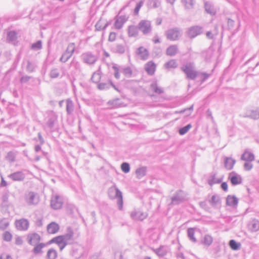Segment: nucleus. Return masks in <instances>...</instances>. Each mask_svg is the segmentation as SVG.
I'll return each mask as SVG.
<instances>
[{
  "instance_id": "23",
  "label": "nucleus",
  "mask_w": 259,
  "mask_h": 259,
  "mask_svg": "<svg viewBox=\"0 0 259 259\" xmlns=\"http://www.w3.org/2000/svg\"><path fill=\"white\" fill-rule=\"evenodd\" d=\"M139 28L138 26L134 25H130L127 28V34L130 37H136L139 34Z\"/></svg>"
},
{
  "instance_id": "3",
  "label": "nucleus",
  "mask_w": 259,
  "mask_h": 259,
  "mask_svg": "<svg viewBox=\"0 0 259 259\" xmlns=\"http://www.w3.org/2000/svg\"><path fill=\"white\" fill-rule=\"evenodd\" d=\"M112 69L114 71V76L116 79L120 78L119 72H122L125 75L130 76L132 74V70L129 67L122 68L118 66L117 64H114L112 66Z\"/></svg>"
},
{
  "instance_id": "34",
  "label": "nucleus",
  "mask_w": 259,
  "mask_h": 259,
  "mask_svg": "<svg viewBox=\"0 0 259 259\" xmlns=\"http://www.w3.org/2000/svg\"><path fill=\"white\" fill-rule=\"evenodd\" d=\"M34 246L32 252L35 254H38L42 253V249L46 246V244L44 243H39Z\"/></svg>"
},
{
  "instance_id": "33",
  "label": "nucleus",
  "mask_w": 259,
  "mask_h": 259,
  "mask_svg": "<svg viewBox=\"0 0 259 259\" xmlns=\"http://www.w3.org/2000/svg\"><path fill=\"white\" fill-rule=\"evenodd\" d=\"M178 48L177 45H171L166 49V54L167 56H174L178 52Z\"/></svg>"
},
{
  "instance_id": "31",
  "label": "nucleus",
  "mask_w": 259,
  "mask_h": 259,
  "mask_svg": "<svg viewBox=\"0 0 259 259\" xmlns=\"http://www.w3.org/2000/svg\"><path fill=\"white\" fill-rule=\"evenodd\" d=\"M247 117H250L253 119H257L259 118V108L255 109L250 110L247 112Z\"/></svg>"
},
{
  "instance_id": "53",
  "label": "nucleus",
  "mask_w": 259,
  "mask_h": 259,
  "mask_svg": "<svg viewBox=\"0 0 259 259\" xmlns=\"http://www.w3.org/2000/svg\"><path fill=\"white\" fill-rule=\"evenodd\" d=\"M191 127V124H188L186 126L180 128L179 130V133L181 135H184L186 134Z\"/></svg>"
},
{
  "instance_id": "32",
  "label": "nucleus",
  "mask_w": 259,
  "mask_h": 259,
  "mask_svg": "<svg viewBox=\"0 0 259 259\" xmlns=\"http://www.w3.org/2000/svg\"><path fill=\"white\" fill-rule=\"evenodd\" d=\"M73 231L71 228H68L67 230V233L62 235L63 238V240L65 242H67L68 243V241L72 240L73 236Z\"/></svg>"
},
{
  "instance_id": "9",
  "label": "nucleus",
  "mask_w": 259,
  "mask_h": 259,
  "mask_svg": "<svg viewBox=\"0 0 259 259\" xmlns=\"http://www.w3.org/2000/svg\"><path fill=\"white\" fill-rule=\"evenodd\" d=\"M128 17L125 15L116 16L114 18L115 22L114 26L116 29H120L124 24L127 21Z\"/></svg>"
},
{
  "instance_id": "63",
  "label": "nucleus",
  "mask_w": 259,
  "mask_h": 259,
  "mask_svg": "<svg viewBox=\"0 0 259 259\" xmlns=\"http://www.w3.org/2000/svg\"><path fill=\"white\" fill-rule=\"evenodd\" d=\"M252 166H253L252 164L249 161H246L244 164V168L245 170H247V171L251 170V168H252Z\"/></svg>"
},
{
  "instance_id": "26",
  "label": "nucleus",
  "mask_w": 259,
  "mask_h": 259,
  "mask_svg": "<svg viewBox=\"0 0 259 259\" xmlns=\"http://www.w3.org/2000/svg\"><path fill=\"white\" fill-rule=\"evenodd\" d=\"M57 117L55 114L52 112L49 115L48 120L46 123L47 125L50 129L52 128L55 124V121L57 120Z\"/></svg>"
},
{
  "instance_id": "51",
  "label": "nucleus",
  "mask_w": 259,
  "mask_h": 259,
  "mask_svg": "<svg viewBox=\"0 0 259 259\" xmlns=\"http://www.w3.org/2000/svg\"><path fill=\"white\" fill-rule=\"evenodd\" d=\"M108 24L106 23L104 26H102V22L101 20L98 21L96 24L95 25L96 30L98 31H100L101 30H104L108 26Z\"/></svg>"
},
{
  "instance_id": "16",
  "label": "nucleus",
  "mask_w": 259,
  "mask_h": 259,
  "mask_svg": "<svg viewBox=\"0 0 259 259\" xmlns=\"http://www.w3.org/2000/svg\"><path fill=\"white\" fill-rule=\"evenodd\" d=\"M207 201L210 205L213 208L219 207L221 204L220 197L217 194L212 195Z\"/></svg>"
},
{
  "instance_id": "30",
  "label": "nucleus",
  "mask_w": 259,
  "mask_h": 259,
  "mask_svg": "<svg viewBox=\"0 0 259 259\" xmlns=\"http://www.w3.org/2000/svg\"><path fill=\"white\" fill-rule=\"evenodd\" d=\"M111 50L114 53L122 54L125 52V47L121 44H114L111 47Z\"/></svg>"
},
{
  "instance_id": "7",
  "label": "nucleus",
  "mask_w": 259,
  "mask_h": 259,
  "mask_svg": "<svg viewBox=\"0 0 259 259\" xmlns=\"http://www.w3.org/2000/svg\"><path fill=\"white\" fill-rule=\"evenodd\" d=\"M166 38L170 40H177L181 36V32L178 28H171L165 32Z\"/></svg>"
},
{
  "instance_id": "54",
  "label": "nucleus",
  "mask_w": 259,
  "mask_h": 259,
  "mask_svg": "<svg viewBox=\"0 0 259 259\" xmlns=\"http://www.w3.org/2000/svg\"><path fill=\"white\" fill-rule=\"evenodd\" d=\"M16 155L12 151H10L7 153L6 159L10 162H13L15 161Z\"/></svg>"
},
{
  "instance_id": "50",
  "label": "nucleus",
  "mask_w": 259,
  "mask_h": 259,
  "mask_svg": "<svg viewBox=\"0 0 259 259\" xmlns=\"http://www.w3.org/2000/svg\"><path fill=\"white\" fill-rule=\"evenodd\" d=\"M193 105H192L189 108H185L180 111H176L175 112V113H184L187 111L188 113H187L186 116H189L191 114L192 111L193 110Z\"/></svg>"
},
{
  "instance_id": "18",
  "label": "nucleus",
  "mask_w": 259,
  "mask_h": 259,
  "mask_svg": "<svg viewBox=\"0 0 259 259\" xmlns=\"http://www.w3.org/2000/svg\"><path fill=\"white\" fill-rule=\"evenodd\" d=\"M151 249L159 257H162L166 255L169 251V248L168 247L164 245H160L159 248L156 249L152 248Z\"/></svg>"
},
{
  "instance_id": "21",
  "label": "nucleus",
  "mask_w": 259,
  "mask_h": 259,
  "mask_svg": "<svg viewBox=\"0 0 259 259\" xmlns=\"http://www.w3.org/2000/svg\"><path fill=\"white\" fill-rule=\"evenodd\" d=\"M8 177L14 181H22L25 177L24 174L20 171L11 174Z\"/></svg>"
},
{
  "instance_id": "45",
  "label": "nucleus",
  "mask_w": 259,
  "mask_h": 259,
  "mask_svg": "<svg viewBox=\"0 0 259 259\" xmlns=\"http://www.w3.org/2000/svg\"><path fill=\"white\" fill-rule=\"evenodd\" d=\"M178 66V64L175 60L172 59L170 61L167 62L164 64V67L165 68L170 69V68H176Z\"/></svg>"
},
{
  "instance_id": "49",
  "label": "nucleus",
  "mask_w": 259,
  "mask_h": 259,
  "mask_svg": "<svg viewBox=\"0 0 259 259\" xmlns=\"http://www.w3.org/2000/svg\"><path fill=\"white\" fill-rule=\"evenodd\" d=\"M49 75L52 78H56L59 76L60 72L57 68H53L51 70Z\"/></svg>"
},
{
  "instance_id": "39",
  "label": "nucleus",
  "mask_w": 259,
  "mask_h": 259,
  "mask_svg": "<svg viewBox=\"0 0 259 259\" xmlns=\"http://www.w3.org/2000/svg\"><path fill=\"white\" fill-rule=\"evenodd\" d=\"M147 171V167L146 166H142L137 169L136 171V174L137 175V177L138 179H141L144 176H145L146 174Z\"/></svg>"
},
{
  "instance_id": "38",
  "label": "nucleus",
  "mask_w": 259,
  "mask_h": 259,
  "mask_svg": "<svg viewBox=\"0 0 259 259\" xmlns=\"http://www.w3.org/2000/svg\"><path fill=\"white\" fill-rule=\"evenodd\" d=\"M74 110V104L73 101L68 99L66 100V112L68 114H71Z\"/></svg>"
},
{
  "instance_id": "52",
  "label": "nucleus",
  "mask_w": 259,
  "mask_h": 259,
  "mask_svg": "<svg viewBox=\"0 0 259 259\" xmlns=\"http://www.w3.org/2000/svg\"><path fill=\"white\" fill-rule=\"evenodd\" d=\"M108 103L109 105L112 106V107L113 108H118L120 107L121 105L120 100L119 99H116L112 101H109Z\"/></svg>"
},
{
  "instance_id": "61",
  "label": "nucleus",
  "mask_w": 259,
  "mask_h": 259,
  "mask_svg": "<svg viewBox=\"0 0 259 259\" xmlns=\"http://www.w3.org/2000/svg\"><path fill=\"white\" fill-rule=\"evenodd\" d=\"M144 2L143 1H140L139 3L137 4V5L134 10V13L135 14H138L139 12L141 9V8L143 5Z\"/></svg>"
},
{
  "instance_id": "64",
  "label": "nucleus",
  "mask_w": 259,
  "mask_h": 259,
  "mask_svg": "<svg viewBox=\"0 0 259 259\" xmlns=\"http://www.w3.org/2000/svg\"><path fill=\"white\" fill-rule=\"evenodd\" d=\"M199 205L201 208L206 210H208L209 209V207H208L206 201L200 202Z\"/></svg>"
},
{
  "instance_id": "56",
  "label": "nucleus",
  "mask_w": 259,
  "mask_h": 259,
  "mask_svg": "<svg viewBox=\"0 0 259 259\" xmlns=\"http://www.w3.org/2000/svg\"><path fill=\"white\" fill-rule=\"evenodd\" d=\"M3 238L4 240L9 242L12 239V235L9 232L6 231L3 234Z\"/></svg>"
},
{
  "instance_id": "47",
  "label": "nucleus",
  "mask_w": 259,
  "mask_h": 259,
  "mask_svg": "<svg viewBox=\"0 0 259 259\" xmlns=\"http://www.w3.org/2000/svg\"><path fill=\"white\" fill-rule=\"evenodd\" d=\"M209 76V74L198 71L197 77L200 79L201 83H202L208 78Z\"/></svg>"
},
{
  "instance_id": "4",
  "label": "nucleus",
  "mask_w": 259,
  "mask_h": 259,
  "mask_svg": "<svg viewBox=\"0 0 259 259\" xmlns=\"http://www.w3.org/2000/svg\"><path fill=\"white\" fill-rule=\"evenodd\" d=\"M81 58L83 62L88 65L94 64L98 60L97 56L90 52L83 53Z\"/></svg>"
},
{
  "instance_id": "37",
  "label": "nucleus",
  "mask_w": 259,
  "mask_h": 259,
  "mask_svg": "<svg viewBox=\"0 0 259 259\" xmlns=\"http://www.w3.org/2000/svg\"><path fill=\"white\" fill-rule=\"evenodd\" d=\"M204 7L205 10L207 13L212 15H213L215 14V10L210 3L207 2H205Z\"/></svg>"
},
{
  "instance_id": "5",
  "label": "nucleus",
  "mask_w": 259,
  "mask_h": 259,
  "mask_svg": "<svg viewBox=\"0 0 259 259\" xmlns=\"http://www.w3.org/2000/svg\"><path fill=\"white\" fill-rule=\"evenodd\" d=\"M25 201L28 205H36L39 201V196L36 193L29 192L25 194Z\"/></svg>"
},
{
  "instance_id": "60",
  "label": "nucleus",
  "mask_w": 259,
  "mask_h": 259,
  "mask_svg": "<svg viewBox=\"0 0 259 259\" xmlns=\"http://www.w3.org/2000/svg\"><path fill=\"white\" fill-rule=\"evenodd\" d=\"M35 69L34 64L31 63L30 61H27V64L26 66L27 71L29 72L34 71Z\"/></svg>"
},
{
  "instance_id": "1",
  "label": "nucleus",
  "mask_w": 259,
  "mask_h": 259,
  "mask_svg": "<svg viewBox=\"0 0 259 259\" xmlns=\"http://www.w3.org/2000/svg\"><path fill=\"white\" fill-rule=\"evenodd\" d=\"M108 196L111 199H117V204L119 210L123 207L122 192L116 186L111 187L108 189Z\"/></svg>"
},
{
  "instance_id": "6",
  "label": "nucleus",
  "mask_w": 259,
  "mask_h": 259,
  "mask_svg": "<svg viewBox=\"0 0 259 259\" xmlns=\"http://www.w3.org/2000/svg\"><path fill=\"white\" fill-rule=\"evenodd\" d=\"M139 30L144 35L150 33L152 30L151 22L148 20H142L138 25Z\"/></svg>"
},
{
  "instance_id": "8",
  "label": "nucleus",
  "mask_w": 259,
  "mask_h": 259,
  "mask_svg": "<svg viewBox=\"0 0 259 259\" xmlns=\"http://www.w3.org/2000/svg\"><path fill=\"white\" fill-rule=\"evenodd\" d=\"M75 49L74 44H70L68 45L65 52H64L60 59V61L65 63L72 56Z\"/></svg>"
},
{
  "instance_id": "25",
  "label": "nucleus",
  "mask_w": 259,
  "mask_h": 259,
  "mask_svg": "<svg viewBox=\"0 0 259 259\" xmlns=\"http://www.w3.org/2000/svg\"><path fill=\"white\" fill-rule=\"evenodd\" d=\"M59 229V225L55 222L51 223L47 226V231L49 234H55L58 232Z\"/></svg>"
},
{
  "instance_id": "20",
  "label": "nucleus",
  "mask_w": 259,
  "mask_h": 259,
  "mask_svg": "<svg viewBox=\"0 0 259 259\" xmlns=\"http://www.w3.org/2000/svg\"><path fill=\"white\" fill-rule=\"evenodd\" d=\"M202 32V28L198 26H195L189 28L188 34L191 38H194Z\"/></svg>"
},
{
  "instance_id": "58",
  "label": "nucleus",
  "mask_w": 259,
  "mask_h": 259,
  "mask_svg": "<svg viewBox=\"0 0 259 259\" xmlns=\"http://www.w3.org/2000/svg\"><path fill=\"white\" fill-rule=\"evenodd\" d=\"M121 170L125 173H127L130 170V166L128 163L124 162L121 165Z\"/></svg>"
},
{
  "instance_id": "29",
  "label": "nucleus",
  "mask_w": 259,
  "mask_h": 259,
  "mask_svg": "<svg viewBox=\"0 0 259 259\" xmlns=\"http://www.w3.org/2000/svg\"><path fill=\"white\" fill-rule=\"evenodd\" d=\"M241 159L246 161L251 162L254 160V155L252 153L246 150L242 154Z\"/></svg>"
},
{
  "instance_id": "40",
  "label": "nucleus",
  "mask_w": 259,
  "mask_h": 259,
  "mask_svg": "<svg viewBox=\"0 0 259 259\" xmlns=\"http://www.w3.org/2000/svg\"><path fill=\"white\" fill-rule=\"evenodd\" d=\"M249 226L252 231H257L259 230V221L257 220H253L250 222Z\"/></svg>"
},
{
  "instance_id": "10",
  "label": "nucleus",
  "mask_w": 259,
  "mask_h": 259,
  "mask_svg": "<svg viewBox=\"0 0 259 259\" xmlns=\"http://www.w3.org/2000/svg\"><path fill=\"white\" fill-rule=\"evenodd\" d=\"M63 205L62 198L59 196L56 195L53 197L51 200V206L54 209H58L62 207Z\"/></svg>"
},
{
  "instance_id": "48",
  "label": "nucleus",
  "mask_w": 259,
  "mask_h": 259,
  "mask_svg": "<svg viewBox=\"0 0 259 259\" xmlns=\"http://www.w3.org/2000/svg\"><path fill=\"white\" fill-rule=\"evenodd\" d=\"M9 226V222L7 219H3L0 220V230H4Z\"/></svg>"
},
{
  "instance_id": "24",
  "label": "nucleus",
  "mask_w": 259,
  "mask_h": 259,
  "mask_svg": "<svg viewBox=\"0 0 259 259\" xmlns=\"http://www.w3.org/2000/svg\"><path fill=\"white\" fill-rule=\"evenodd\" d=\"M156 64L152 61L148 62L145 65V69L149 75L154 74L156 69Z\"/></svg>"
},
{
  "instance_id": "44",
  "label": "nucleus",
  "mask_w": 259,
  "mask_h": 259,
  "mask_svg": "<svg viewBox=\"0 0 259 259\" xmlns=\"http://www.w3.org/2000/svg\"><path fill=\"white\" fill-rule=\"evenodd\" d=\"M150 88L156 94H161L163 93V89L159 87L156 82H153L151 84Z\"/></svg>"
},
{
  "instance_id": "27",
  "label": "nucleus",
  "mask_w": 259,
  "mask_h": 259,
  "mask_svg": "<svg viewBox=\"0 0 259 259\" xmlns=\"http://www.w3.org/2000/svg\"><path fill=\"white\" fill-rule=\"evenodd\" d=\"M18 33L14 30H11L8 32L7 40L8 42L15 43L17 39Z\"/></svg>"
},
{
  "instance_id": "42",
  "label": "nucleus",
  "mask_w": 259,
  "mask_h": 259,
  "mask_svg": "<svg viewBox=\"0 0 259 259\" xmlns=\"http://www.w3.org/2000/svg\"><path fill=\"white\" fill-rule=\"evenodd\" d=\"M161 2L160 0H148L147 2L148 6L151 8H158Z\"/></svg>"
},
{
  "instance_id": "2",
  "label": "nucleus",
  "mask_w": 259,
  "mask_h": 259,
  "mask_svg": "<svg viewBox=\"0 0 259 259\" xmlns=\"http://www.w3.org/2000/svg\"><path fill=\"white\" fill-rule=\"evenodd\" d=\"M181 69L186 74L187 78L195 80L198 76V71L195 70L194 63H187L181 67Z\"/></svg>"
},
{
  "instance_id": "28",
  "label": "nucleus",
  "mask_w": 259,
  "mask_h": 259,
  "mask_svg": "<svg viewBox=\"0 0 259 259\" xmlns=\"http://www.w3.org/2000/svg\"><path fill=\"white\" fill-rule=\"evenodd\" d=\"M236 162V160L230 157H225L224 159V165L227 170H231Z\"/></svg>"
},
{
  "instance_id": "17",
  "label": "nucleus",
  "mask_w": 259,
  "mask_h": 259,
  "mask_svg": "<svg viewBox=\"0 0 259 259\" xmlns=\"http://www.w3.org/2000/svg\"><path fill=\"white\" fill-rule=\"evenodd\" d=\"M147 214L140 210H134L131 213V218L136 221H142L147 217Z\"/></svg>"
},
{
  "instance_id": "59",
  "label": "nucleus",
  "mask_w": 259,
  "mask_h": 259,
  "mask_svg": "<svg viewBox=\"0 0 259 259\" xmlns=\"http://www.w3.org/2000/svg\"><path fill=\"white\" fill-rule=\"evenodd\" d=\"M229 245L230 247L234 250L238 249L240 245L234 240H231L229 242Z\"/></svg>"
},
{
  "instance_id": "62",
  "label": "nucleus",
  "mask_w": 259,
  "mask_h": 259,
  "mask_svg": "<svg viewBox=\"0 0 259 259\" xmlns=\"http://www.w3.org/2000/svg\"><path fill=\"white\" fill-rule=\"evenodd\" d=\"M110 85L109 83H100L98 84V89L100 90H107L109 89Z\"/></svg>"
},
{
  "instance_id": "55",
  "label": "nucleus",
  "mask_w": 259,
  "mask_h": 259,
  "mask_svg": "<svg viewBox=\"0 0 259 259\" xmlns=\"http://www.w3.org/2000/svg\"><path fill=\"white\" fill-rule=\"evenodd\" d=\"M101 74L100 73L98 72H95L92 75V76L91 77V80L95 83H98L100 81L101 79Z\"/></svg>"
},
{
  "instance_id": "41",
  "label": "nucleus",
  "mask_w": 259,
  "mask_h": 259,
  "mask_svg": "<svg viewBox=\"0 0 259 259\" xmlns=\"http://www.w3.org/2000/svg\"><path fill=\"white\" fill-rule=\"evenodd\" d=\"M212 241L213 238L210 235H205L202 240V243L206 246H209L212 244Z\"/></svg>"
},
{
  "instance_id": "13",
  "label": "nucleus",
  "mask_w": 259,
  "mask_h": 259,
  "mask_svg": "<svg viewBox=\"0 0 259 259\" xmlns=\"http://www.w3.org/2000/svg\"><path fill=\"white\" fill-rule=\"evenodd\" d=\"M16 228L20 231H26L28 230L29 223V221L25 219H22L17 220L15 222Z\"/></svg>"
},
{
  "instance_id": "11",
  "label": "nucleus",
  "mask_w": 259,
  "mask_h": 259,
  "mask_svg": "<svg viewBox=\"0 0 259 259\" xmlns=\"http://www.w3.org/2000/svg\"><path fill=\"white\" fill-rule=\"evenodd\" d=\"M41 237L39 234L36 233H30L27 236V240L28 243L32 245H35L39 243L40 241Z\"/></svg>"
},
{
  "instance_id": "12",
  "label": "nucleus",
  "mask_w": 259,
  "mask_h": 259,
  "mask_svg": "<svg viewBox=\"0 0 259 259\" xmlns=\"http://www.w3.org/2000/svg\"><path fill=\"white\" fill-rule=\"evenodd\" d=\"M228 179L234 186L241 184L242 181L241 177L235 171H232L229 174Z\"/></svg>"
},
{
  "instance_id": "46",
  "label": "nucleus",
  "mask_w": 259,
  "mask_h": 259,
  "mask_svg": "<svg viewBox=\"0 0 259 259\" xmlns=\"http://www.w3.org/2000/svg\"><path fill=\"white\" fill-rule=\"evenodd\" d=\"M57 256V252L54 249H50L48 251L47 257L48 259H55Z\"/></svg>"
},
{
  "instance_id": "36",
  "label": "nucleus",
  "mask_w": 259,
  "mask_h": 259,
  "mask_svg": "<svg viewBox=\"0 0 259 259\" xmlns=\"http://www.w3.org/2000/svg\"><path fill=\"white\" fill-rule=\"evenodd\" d=\"M181 2L186 9H193L194 6L195 1L181 0Z\"/></svg>"
},
{
  "instance_id": "14",
  "label": "nucleus",
  "mask_w": 259,
  "mask_h": 259,
  "mask_svg": "<svg viewBox=\"0 0 259 259\" xmlns=\"http://www.w3.org/2000/svg\"><path fill=\"white\" fill-rule=\"evenodd\" d=\"M136 54L143 60H147L149 56V51L143 47L138 48L136 51Z\"/></svg>"
},
{
  "instance_id": "22",
  "label": "nucleus",
  "mask_w": 259,
  "mask_h": 259,
  "mask_svg": "<svg viewBox=\"0 0 259 259\" xmlns=\"http://www.w3.org/2000/svg\"><path fill=\"white\" fill-rule=\"evenodd\" d=\"M185 198L182 191L177 193L172 198L171 203L173 205H177L183 202Z\"/></svg>"
},
{
  "instance_id": "19",
  "label": "nucleus",
  "mask_w": 259,
  "mask_h": 259,
  "mask_svg": "<svg viewBox=\"0 0 259 259\" xmlns=\"http://www.w3.org/2000/svg\"><path fill=\"white\" fill-rule=\"evenodd\" d=\"M238 204V199L235 195H229L226 198V204L233 208H236Z\"/></svg>"
},
{
  "instance_id": "35",
  "label": "nucleus",
  "mask_w": 259,
  "mask_h": 259,
  "mask_svg": "<svg viewBox=\"0 0 259 259\" xmlns=\"http://www.w3.org/2000/svg\"><path fill=\"white\" fill-rule=\"evenodd\" d=\"M222 178H217L215 174L212 175L208 180V183L210 186H212L215 184H219L222 182Z\"/></svg>"
},
{
  "instance_id": "57",
  "label": "nucleus",
  "mask_w": 259,
  "mask_h": 259,
  "mask_svg": "<svg viewBox=\"0 0 259 259\" xmlns=\"http://www.w3.org/2000/svg\"><path fill=\"white\" fill-rule=\"evenodd\" d=\"M42 48L41 41L40 40H38L36 42L32 44L31 48L34 50H38L41 49Z\"/></svg>"
},
{
  "instance_id": "15",
  "label": "nucleus",
  "mask_w": 259,
  "mask_h": 259,
  "mask_svg": "<svg viewBox=\"0 0 259 259\" xmlns=\"http://www.w3.org/2000/svg\"><path fill=\"white\" fill-rule=\"evenodd\" d=\"M56 243L61 251L67 245V242H65L62 235L58 236L53 238L49 241V243Z\"/></svg>"
},
{
  "instance_id": "43",
  "label": "nucleus",
  "mask_w": 259,
  "mask_h": 259,
  "mask_svg": "<svg viewBox=\"0 0 259 259\" xmlns=\"http://www.w3.org/2000/svg\"><path fill=\"white\" fill-rule=\"evenodd\" d=\"M187 234L190 240L194 243L196 242L197 239L194 237L195 230L194 228H188L187 230Z\"/></svg>"
}]
</instances>
